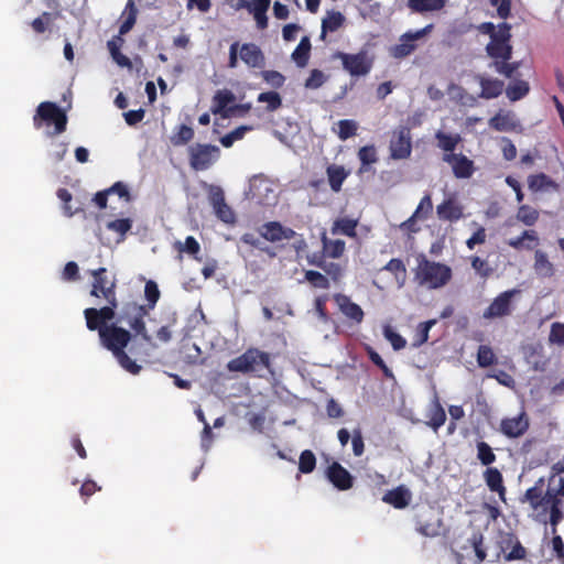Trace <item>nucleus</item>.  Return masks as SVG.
I'll return each mask as SVG.
<instances>
[{
	"label": "nucleus",
	"instance_id": "nucleus-1",
	"mask_svg": "<svg viewBox=\"0 0 564 564\" xmlns=\"http://www.w3.org/2000/svg\"><path fill=\"white\" fill-rule=\"evenodd\" d=\"M90 275L93 276L90 295L104 299L107 305L100 308L84 310L86 327L90 332H98L100 345L112 354L121 368L132 375H138L141 371V366L129 357L126 348L134 337H141L148 344L152 343V337L145 326L148 310L137 302H127L117 311L115 278L108 276L106 268L91 270Z\"/></svg>",
	"mask_w": 564,
	"mask_h": 564
},
{
	"label": "nucleus",
	"instance_id": "nucleus-2",
	"mask_svg": "<svg viewBox=\"0 0 564 564\" xmlns=\"http://www.w3.org/2000/svg\"><path fill=\"white\" fill-rule=\"evenodd\" d=\"M452 275V269L444 263L430 261L424 256L417 259L415 279L421 285L440 289L451 281Z\"/></svg>",
	"mask_w": 564,
	"mask_h": 564
},
{
	"label": "nucleus",
	"instance_id": "nucleus-3",
	"mask_svg": "<svg viewBox=\"0 0 564 564\" xmlns=\"http://www.w3.org/2000/svg\"><path fill=\"white\" fill-rule=\"evenodd\" d=\"M67 121L66 112L52 101L41 102L33 116V126L35 129H41L44 124H54L53 132L47 133L51 137L65 132Z\"/></svg>",
	"mask_w": 564,
	"mask_h": 564
},
{
	"label": "nucleus",
	"instance_id": "nucleus-4",
	"mask_svg": "<svg viewBox=\"0 0 564 564\" xmlns=\"http://www.w3.org/2000/svg\"><path fill=\"white\" fill-rule=\"evenodd\" d=\"M270 354L253 347L248 348L243 354L227 364L229 371L241 373L257 372L261 369H270Z\"/></svg>",
	"mask_w": 564,
	"mask_h": 564
},
{
	"label": "nucleus",
	"instance_id": "nucleus-5",
	"mask_svg": "<svg viewBox=\"0 0 564 564\" xmlns=\"http://www.w3.org/2000/svg\"><path fill=\"white\" fill-rule=\"evenodd\" d=\"M511 25L507 22L498 24L495 34L486 45V53L492 59H511L513 47L511 45Z\"/></svg>",
	"mask_w": 564,
	"mask_h": 564
},
{
	"label": "nucleus",
	"instance_id": "nucleus-6",
	"mask_svg": "<svg viewBox=\"0 0 564 564\" xmlns=\"http://www.w3.org/2000/svg\"><path fill=\"white\" fill-rule=\"evenodd\" d=\"M334 57L341 61L343 68L352 77L368 75L373 66V57L365 50L355 54L336 52Z\"/></svg>",
	"mask_w": 564,
	"mask_h": 564
},
{
	"label": "nucleus",
	"instance_id": "nucleus-7",
	"mask_svg": "<svg viewBox=\"0 0 564 564\" xmlns=\"http://www.w3.org/2000/svg\"><path fill=\"white\" fill-rule=\"evenodd\" d=\"M520 293L518 289H511L497 295L489 306L484 311L485 319H496L510 316L514 310L512 299Z\"/></svg>",
	"mask_w": 564,
	"mask_h": 564
},
{
	"label": "nucleus",
	"instance_id": "nucleus-8",
	"mask_svg": "<svg viewBox=\"0 0 564 564\" xmlns=\"http://www.w3.org/2000/svg\"><path fill=\"white\" fill-rule=\"evenodd\" d=\"M219 152L216 145L197 143L189 148V165L194 171H205L219 158Z\"/></svg>",
	"mask_w": 564,
	"mask_h": 564
},
{
	"label": "nucleus",
	"instance_id": "nucleus-9",
	"mask_svg": "<svg viewBox=\"0 0 564 564\" xmlns=\"http://www.w3.org/2000/svg\"><path fill=\"white\" fill-rule=\"evenodd\" d=\"M433 24H429L417 31H409L402 34L399 39V43L390 48L391 56L394 58H404L411 55L417 47L415 42L427 35L433 30Z\"/></svg>",
	"mask_w": 564,
	"mask_h": 564
},
{
	"label": "nucleus",
	"instance_id": "nucleus-10",
	"mask_svg": "<svg viewBox=\"0 0 564 564\" xmlns=\"http://www.w3.org/2000/svg\"><path fill=\"white\" fill-rule=\"evenodd\" d=\"M389 150L392 160H405L411 156L412 137L409 127L401 126L393 131Z\"/></svg>",
	"mask_w": 564,
	"mask_h": 564
},
{
	"label": "nucleus",
	"instance_id": "nucleus-11",
	"mask_svg": "<svg viewBox=\"0 0 564 564\" xmlns=\"http://www.w3.org/2000/svg\"><path fill=\"white\" fill-rule=\"evenodd\" d=\"M442 160L452 166L456 178H469L476 170L474 161L463 153H444Z\"/></svg>",
	"mask_w": 564,
	"mask_h": 564
},
{
	"label": "nucleus",
	"instance_id": "nucleus-12",
	"mask_svg": "<svg viewBox=\"0 0 564 564\" xmlns=\"http://www.w3.org/2000/svg\"><path fill=\"white\" fill-rule=\"evenodd\" d=\"M260 236L270 242L291 240L299 235L290 227H284L279 221H268L259 229Z\"/></svg>",
	"mask_w": 564,
	"mask_h": 564
},
{
	"label": "nucleus",
	"instance_id": "nucleus-13",
	"mask_svg": "<svg viewBox=\"0 0 564 564\" xmlns=\"http://www.w3.org/2000/svg\"><path fill=\"white\" fill-rule=\"evenodd\" d=\"M209 203L214 208L216 216L226 224L235 221V213L227 205L224 191L218 186H213L209 193Z\"/></svg>",
	"mask_w": 564,
	"mask_h": 564
},
{
	"label": "nucleus",
	"instance_id": "nucleus-14",
	"mask_svg": "<svg viewBox=\"0 0 564 564\" xmlns=\"http://www.w3.org/2000/svg\"><path fill=\"white\" fill-rule=\"evenodd\" d=\"M543 511L549 512V523L553 534L557 531L558 523L564 519V499L544 494Z\"/></svg>",
	"mask_w": 564,
	"mask_h": 564
},
{
	"label": "nucleus",
	"instance_id": "nucleus-15",
	"mask_svg": "<svg viewBox=\"0 0 564 564\" xmlns=\"http://www.w3.org/2000/svg\"><path fill=\"white\" fill-rule=\"evenodd\" d=\"M436 214L442 221L456 223L464 217V206L452 195L437 205Z\"/></svg>",
	"mask_w": 564,
	"mask_h": 564
},
{
	"label": "nucleus",
	"instance_id": "nucleus-16",
	"mask_svg": "<svg viewBox=\"0 0 564 564\" xmlns=\"http://www.w3.org/2000/svg\"><path fill=\"white\" fill-rule=\"evenodd\" d=\"M329 482L338 490H348L354 486L352 475L338 462H333L326 470Z\"/></svg>",
	"mask_w": 564,
	"mask_h": 564
},
{
	"label": "nucleus",
	"instance_id": "nucleus-17",
	"mask_svg": "<svg viewBox=\"0 0 564 564\" xmlns=\"http://www.w3.org/2000/svg\"><path fill=\"white\" fill-rule=\"evenodd\" d=\"M529 425L525 413H521L518 416L501 420L500 432L509 438H517L529 430Z\"/></svg>",
	"mask_w": 564,
	"mask_h": 564
},
{
	"label": "nucleus",
	"instance_id": "nucleus-18",
	"mask_svg": "<svg viewBox=\"0 0 564 564\" xmlns=\"http://www.w3.org/2000/svg\"><path fill=\"white\" fill-rule=\"evenodd\" d=\"M137 17H138V9H137L133 0H128L126 8L122 12L123 21L120 24L119 34L116 35L109 42H113L119 48H121V46L124 43V40L122 36L132 30V28L134 26V24L137 22Z\"/></svg>",
	"mask_w": 564,
	"mask_h": 564
},
{
	"label": "nucleus",
	"instance_id": "nucleus-19",
	"mask_svg": "<svg viewBox=\"0 0 564 564\" xmlns=\"http://www.w3.org/2000/svg\"><path fill=\"white\" fill-rule=\"evenodd\" d=\"M239 57L250 68H262L265 65V56L254 43L239 45Z\"/></svg>",
	"mask_w": 564,
	"mask_h": 564
},
{
	"label": "nucleus",
	"instance_id": "nucleus-20",
	"mask_svg": "<svg viewBox=\"0 0 564 564\" xmlns=\"http://www.w3.org/2000/svg\"><path fill=\"white\" fill-rule=\"evenodd\" d=\"M251 199L258 203H264L269 200L270 194H273L271 182L264 175H254L249 181V191Z\"/></svg>",
	"mask_w": 564,
	"mask_h": 564
},
{
	"label": "nucleus",
	"instance_id": "nucleus-21",
	"mask_svg": "<svg viewBox=\"0 0 564 564\" xmlns=\"http://www.w3.org/2000/svg\"><path fill=\"white\" fill-rule=\"evenodd\" d=\"M334 301L338 305L339 311L350 321L360 324L364 321L365 313L362 308L354 303L351 299L341 293L334 295Z\"/></svg>",
	"mask_w": 564,
	"mask_h": 564
},
{
	"label": "nucleus",
	"instance_id": "nucleus-22",
	"mask_svg": "<svg viewBox=\"0 0 564 564\" xmlns=\"http://www.w3.org/2000/svg\"><path fill=\"white\" fill-rule=\"evenodd\" d=\"M236 100L235 94L229 89L217 90L213 97L210 111L221 118H230V104Z\"/></svg>",
	"mask_w": 564,
	"mask_h": 564
},
{
	"label": "nucleus",
	"instance_id": "nucleus-23",
	"mask_svg": "<svg viewBox=\"0 0 564 564\" xmlns=\"http://www.w3.org/2000/svg\"><path fill=\"white\" fill-rule=\"evenodd\" d=\"M411 499V491L403 485H400L394 489L388 490L382 497L383 502L393 506L395 509L406 508L410 505Z\"/></svg>",
	"mask_w": 564,
	"mask_h": 564
},
{
	"label": "nucleus",
	"instance_id": "nucleus-24",
	"mask_svg": "<svg viewBox=\"0 0 564 564\" xmlns=\"http://www.w3.org/2000/svg\"><path fill=\"white\" fill-rule=\"evenodd\" d=\"M488 123L491 129L499 132L517 131L520 128V122L509 111H499L489 119Z\"/></svg>",
	"mask_w": 564,
	"mask_h": 564
},
{
	"label": "nucleus",
	"instance_id": "nucleus-25",
	"mask_svg": "<svg viewBox=\"0 0 564 564\" xmlns=\"http://www.w3.org/2000/svg\"><path fill=\"white\" fill-rule=\"evenodd\" d=\"M501 550L506 553L507 561L522 560L527 555L525 549L511 533H507L501 540Z\"/></svg>",
	"mask_w": 564,
	"mask_h": 564
},
{
	"label": "nucleus",
	"instance_id": "nucleus-26",
	"mask_svg": "<svg viewBox=\"0 0 564 564\" xmlns=\"http://www.w3.org/2000/svg\"><path fill=\"white\" fill-rule=\"evenodd\" d=\"M528 187L532 193L542 191H560L558 183L543 172L530 175L528 177Z\"/></svg>",
	"mask_w": 564,
	"mask_h": 564
},
{
	"label": "nucleus",
	"instance_id": "nucleus-27",
	"mask_svg": "<svg viewBox=\"0 0 564 564\" xmlns=\"http://www.w3.org/2000/svg\"><path fill=\"white\" fill-rule=\"evenodd\" d=\"M484 479L490 491L497 492L500 499L505 500L506 487L500 470L496 467H488L484 471Z\"/></svg>",
	"mask_w": 564,
	"mask_h": 564
},
{
	"label": "nucleus",
	"instance_id": "nucleus-28",
	"mask_svg": "<svg viewBox=\"0 0 564 564\" xmlns=\"http://www.w3.org/2000/svg\"><path fill=\"white\" fill-rule=\"evenodd\" d=\"M479 85L481 87L480 97L485 99H494L500 96L503 91L505 84L497 78L479 77Z\"/></svg>",
	"mask_w": 564,
	"mask_h": 564
},
{
	"label": "nucleus",
	"instance_id": "nucleus-29",
	"mask_svg": "<svg viewBox=\"0 0 564 564\" xmlns=\"http://www.w3.org/2000/svg\"><path fill=\"white\" fill-rule=\"evenodd\" d=\"M327 180L333 192H339L349 172L343 165L330 164L326 169Z\"/></svg>",
	"mask_w": 564,
	"mask_h": 564
},
{
	"label": "nucleus",
	"instance_id": "nucleus-30",
	"mask_svg": "<svg viewBox=\"0 0 564 564\" xmlns=\"http://www.w3.org/2000/svg\"><path fill=\"white\" fill-rule=\"evenodd\" d=\"M345 23V17L339 11H328L322 21L321 39L324 40L328 32H336Z\"/></svg>",
	"mask_w": 564,
	"mask_h": 564
},
{
	"label": "nucleus",
	"instance_id": "nucleus-31",
	"mask_svg": "<svg viewBox=\"0 0 564 564\" xmlns=\"http://www.w3.org/2000/svg\"><path fill=\"white\" fill-rule=\"evenodd\" d=\"M311 41L308 36H303L293 51L291 57L297 67L304 68L310 61L311 56Z\"/></svg>",
	"mask_w": 564,
	"mask_h": 564
},
{
	"label": "nucleus",
	"instance_id": "nucleus-32",
	"mask_svg": "<svg viewBox=\"0 0 564 564\" xmlns=\"http://www.w3.org/2000/svg\"><path fill=\"white\" fill-rule=\"evenodd\" d=\"M533 269L539 276L551 278L554 274V267L547 254L542 250H535Z\"/></svg>",
	"mask_w": 564,
	"mask_h": 564
},
{
	"label": "nucleus",
	"instance_id": "nucleus-33",
	"mask_svg": "<svg viewBox=\"0 0 564 564\" xmlns=\"http://www.w3.org/2000/svg\"><path fill=\"white\" fill-rule=\"evenodd\" d=\"M447 0H408V6L413 12L424 13L442 10Z\"/></svg>",
	"mask_w": 564,
	"mask_h": 564
},
{
	"label": "nucleus",
	"instance_id": "nucleus-34",
	"mask_svg": "<svg viewBox=\"0 0 564 564\" xmlns=\"http://www.w3.org/2000/svg\"><path fill=\"white\" fill-rule=\"evenodd\" d=\"M437 147L445 153H454L457 145L462 142V137L458 133H445L438 130L435 133Z\"/></svg>",
	"mask_w": 564,
	"mask_h": 564
},
{
	"label": "nucleus",
	"instance_id": "nucleus-35",
	"mask_svg": "<svg viewBox=\"0 0 564 564\" xmlns=\"http://www.w3.org/2000/svg\"><path fill=\"white\" fill-rule=\"evenodd\" d=\"M544 494H551L554 497L564 498V471L553 470L547 479V488Z\"/></svg>",
	"mask_w": 564,
	"mask_h": 564
},
{
	"label": "nucleus",
	"instance_id": "nucleus-36",
	"mask_svg": "<svg viewBox=\"0 0 564 564\" xmlns=\"http://www.w3.org/2000/svg\"><path fill=\"white\" fill-rule=\"evenodd\" d=\"M544 479L540 478L533 487H530L524 492V500L528 501L533 509L540 508L544 502L543 492Z\"/></svg>",
	"mask_w": 564,
	"mask_h": 564
},
{
	"label": "nucleus",
	"instance_id": "nucleus-37",
	"mask_svg": "<svg viewBox=\"0 0 564 564\" xmlns=\"http://www.w3.org/2000/svg\"><path fill=\"white\" fill-rule=\"evenodd\" d=\"M357 220L350 218H339L334 221L332 226V234H341L348 236L350 238H355L357 236Z\"/></svg>",
	"mask_w": 564,
	"mask_h": 564
},
{
	"label": "nucleus",
	"instance_id": "nucleus-38",
	"mask_svg": "<svg viewBox=\"0 0 564 564\" xmlns=\"http://www.w3.org/2000/svg\"><path fill=\"white\" fill-rule=\"evenodd\" d=\"M530 91L529 83L522 79L514 80L506 88V95L511 101L524 98Z\"/></svg>",
	"mask_w": 564,
	"mask_h": 564
},
{
	"label": "nucleus",
	"instance_id": "nucleus-39",
	"mask_svg": "<svg viewBox=\"0 0 564 564\" xmlns=\"http://www.w3.org/2000/svg\"><path fill=\"white\" fill-rule=\"evenodd\" d=\"M323 250L325 254L329 258L337 259L340 258L346 248V243L340 239H328L325 235L322 237Z\"/></svg>",
	"mask_w": 564,
	"mask_h": 564
},
{
	"label": "nucleus",
	"instance_id": "nucleus-40",
	"mask_svg": "<svg viewBox=\"0 0 564 564\" xmlns=\"http://www.w3.org/2000/svg\"><path fill=\"white\" fill-rule=\"evenodd\" d=\"M442 528V521L440 519H435L433 521L431 520H424L422 517L419 519L416 523V531L429 538H435L440 535Z\"/></svg>",
	"mask_w": 564,
	"mask_h": 564
},
{
	"label": "nucleus",
	"instance_id": "nucleus-41",
	"mask_svg": "<svg viewBox=\"0 0 564 564\" xmlns=\"http://www.w3.org/2000/svg\"><path fill=\"white\" fill-rule=\"evenodd\" d=\"M524 240L532 241L534 242V245H538L539 238L536 231L524 230L521 236L509 239L507 243L508 246L517 250H520L522 248H525L527 250H532L534 246H531L530 243L525 245Z\"/></svg>",
	"mask_w": 564,
	"mask_h": 564
},
{
	"label": "nucleus",
	"instance_id": "nucleus-42",
	"mask_svg": "<svg viewBox=\"0 0 564 564\" xmlns=\"http://www.w3.org/2000/svg\"><path fill=\"white\" fill-rule=\"evenodd\" d=\"M498 74L507 78H512L520 67V62H510V59H496L490 64Z\"/></svg>",
	"mask_w": 564,
	"mask_h": 564
},
{
	"label": "nucleus",
	"instance_id": "nucleus-43",
	"mask_svg": "<svg viewBox=\"0 0 564 564\" xmlns=\"http://www.w3.org/2000/svg\"><path fill=\"white\" fill-rule=\"evenodd\" d=\"M257 101L267 104L265 110L268 112H273L282 106V98L280 94L273 90L259 94Z\"/></svg>",
	"mask_w": 564,
	"mask_h": 564
},
{
	"label": "nucleus",
	"instance_id": "nucleus-44",
	"mask_svg": "<svg viewBox=\"0 0 564 564\" xmlns=\"http://www.w3.org/2000/svg\"><path fill=\"white\" fill-rule=\"evenodd\" d=\"M194 138V130L192 127L181 124L176 131L171 135V143L175 147L187 144Z\"/></svg>",
	"mask_w": 564,
	"mask_h": 564
},
{
	"label": "nucleus",
	"instance_id": "nucleus-45",
	"mask_svg": "<svg viewBox=\"0 0 564 564\" xmlns=\"http://www.w3.org/2000/svg\"><path fill=\"white\" fill-rule=\"evenodd\" d=\"M358 158L361 162L359 172L362 173L368 170L367 167L370 164H373L378 161L376 148L373 145L361 147L358 151Z\"/></svg>",
	"mask_w": 564,
	"mask_h": 564
},
{
	"label": "nucleus",
	"instance_id": "nucleus-46",
	"mask_svg": "<svg viewBox=\"0 0 564 564\" xmlns=\"http://www.w3.org/2000/svg\"><path fill=\"white\" fill-rule=\"evenodd\" d=\"M477 362L481 368H487L497 362L492 348L488 345H480L477 351Z\"/></svg>",
	"mask_w": 564,
	"mask_h": 564
},
{
	"label": "nucleus",
	"instance_id": "nucleus-47",
	"mask_svg": "<svg viewBox=\"0 0 564 564\" xmlns=\"http://www.w3.org/2000/svg\"><path fill=\"white\" fill-rule=\"evenodd\" d=\"M477 458L485 466H490L496 462V454L494 453L490 445L484 441L477 442Z\"/></svg>",
	"mask_w": 564,
	"mask_h": 564
},
{
	"label": "nucleus",
	"instance_id": "nucleus-48",
	"mask_svg": "<svg viewBox=\"0 0 564 564\" xmlns=\"http://www.w3.org/2000/svg\"><path fill=\"white\" fill-rule=\"evenodd\" d=\"M429 419H430L429 425L434 431H437L442 425H444V423L446 421V413H445V410L443 409V406L438 402H435V404L431 409Z\"/></svg>",
	"mask_w": 564,
	"mask_h": 564
},
{
	"label": "nucleus",
	"instance_id": "nucleus-49",
	"mask_svg": "<svg viewBox=\"0 0 564 564\" xmlns=\"http://www.w3.org/2000/svg\"><path fill=\"white\" fill-rule=\"evenodd\" d=\"M517 218L527 226H533L539 219V212L529 205H521L518 209Z\"/></svg>",
	"mask_w": 564,
	"mask_h": 564
},
{
	"label": "nucleus",
	"instance_id": "nucleus-50",
	"mask_svg": "<svg viewBox=\"0 0 564 564\" xmlns=\"http://www.w3.org/2000/svg\"><path fill=\"white\" fill-rule=\"evenodd\" d=\"M316 467V457L311 449L301 453L299 459V470L303 474H311Z\"/></svg>",
	"mask_w": 564,
	"mask_h": 564
},
{
	"label": "nucleus",
	"instance_id": "nucleus-51",
	"mask_svg": "<svg viewBox=\"0 0 564 564\" xmlns=\"http://www.w3.org/2000/svg\"><path fill=\"white\" fill-rule=\"evenodd\" d=\"M144 296L148 301V305H143L148 312L150 310H153L154 306L156 305L159 299H160V290L158 288V284L152 281V280H149L147 283H145V286H144Z\"/></svg>",
	"mask_w": 564,
	"mask_h": 564
},
{
	"label": "nucleus",
	"instance_id": "nucleus-52",
	"mask_svg": "<svg viewBox=\"0 0 564 564\" xmlns=\"http://www.w3.org/2000/svg\"><path fill=\"white\" fill-rule=\"evenodd\" d=\"M249 130H251V127L240 126L230 131L229 133L225 134L224 137H221L220 143L225 148H230L235 141L241 140L245 137L246 132Z\"/></svg>",
	"mask_w": 564,
	"mask_h": 564
},
{
	"label": "nucleus",
	"instance_id": "nucleus-53",
	"mask_svg": "<svg viewBox=\"0 0 564 564\" xmlns=\"http://www.w3.org/2000/svg\"><path fill=\"white\" fill-rule=\"evenodd\" d=\"M53 21L54 17L52 13L43 12L40 17H37L31 22V26L35 33L42 34L48 30Z\"/></svg>",
	"mask_w": 564,
	"mask_h": 564
},
{
	"label": "nucleus",
	"instance_id": "nucleus-54",
	"mask_svg": "<svg viewBox=\"0 0 564 564\" xmlns=\"http://www.w3.org/2000/svg\"><path fill=\"white\" fill-rule=\"evenodd\" d=\"M357 123L354 120L343 119L338 121V138L347 140L356 134Z\"/></svg>",
	"mask_w": 564,
	"mask_h": 564
},
{
	"label": "nucleus",
	"instance_id": "nucleus-55",
	"mask_svg": "<svg viewBox=\"0 0 564 564\" xmlns=\"http://www.w3.org/2000/svg\"><path fill=\"white\" fill-rule=\"evenodd\" d=\"M435 319H430L417 325L416 338L413 341L414 347H419L427 341L430 329L435 325Z\"/></svg>",
	"mask_w": 564,
	"mask_h": 564
},
{
	"label": "nucleus",
	"instance_id": "nucleus-56",
	"mask_svg": "<svg viewBox=\"0 0 564 564\" xmlns=\"http://www.w3.org/2000/svg\"><path fill=\"white\" fill-rule=\"evenodd\" d=\"M305 279L314 288H317V289L327 290L330 286L328 279L325 275H323L321 272H318V271H314V270L306 271L305 272Z\"/></svg>",
	"mask_w": 564,
	"mask_h": 564
},
{
	"label": "nucleus",
	"instance_id": "nucleus-57",
	"mask_svg": "<svg viewBox=\"0 0 564 564\" xmlns=\"http://www.w3.org/2000/svg\"><path fill=\"white\" fill-rule=\"evenodd\" d=\"M107 47L109 50V53L112 57V59L121 67H127V68H131L132 67V63L130 61V58L126 55H123L120 51V48L113 43V42H108L107 43Z\"/></svg>",
	"mask_w": 564,
	"mask_h": 564
},
{
	"label": "nucleus",
	"instance_id": "nucleus-58",
	"mask_svg": "<svg viewBox=\"0 0 564 564\" xmlns=\"http://www.w3.org/2000/svg\"><path fill=\"white\" fill-rule=\"evenodd\" d=\"M261 77L273 88H281L285 83V76L278 70H262Z\"/></svg>",
	"mask_w": 564,
	"mask_h": 564
},
{
	"label": "nucleus",
	"instance_id": "nucleus-59",
	"mask_svg": "<svg viewBox=\"0 0 564 564\" xmlns=\"http://www.w3.org/2000/svg\"><path fill=\"white\" fill-rule=\"evenodd\" d=\"M484 536L481 533H474L468 540L469 547L475 552L477 562L480 563L486 558V552L482 547Z\"/></svg>",
	"mask_w": 564,
	"mask_h": 564
},
{
	"label": "nucleus",
	"instance_id": "nucleus-60",
	"mask_svg": "<svg viewBox=\"0 0 564 564\" xmlns=\"http://www.w3.org/2000/svg\"><path fill=\"white\" fill-rule=\"evenodd\" d=\"M367 355L369 359L383 372L386 378H393L392 370L386 365L381 356L371 347L367 348Z\"/></svg>",
	"mask_w": 564,
	"mask_h": 564
},
{
	"label": "nucleus",
	"instance_id": "nucleus-61",
	"mask_svg": "<svg viewBox=\"0 0 564 564\" xmlns=\"http://www.w3.org/2000/svg\"><path fill=\"white\" fill-rule=\"evenodd\" d=\"M175 247L180 252H186L192 256H196L200 250L198 241L193 236L186 237L184 243L177 241Z\"/></svg>",
	"mask_w": 564,
	"mask_h": 564
},
{
	"label": "nucleus",
	"instance_id": "nucleus-62",
	"mask_svg": "<svg viewBox=\"0 0 564 564\" xmlns=\"http://www.w3.org/2000/svg\"><path fill=\"white\" fill-rule=\"evenodd\" d=\"M433 210V203H432V198H431V195L430 194H425L419 206L416 207L415 212H414V216H417V218L420 219H426L429 217V215L432 213Z\"/></svg>",
	"mask_w": 564,
	"mask_h": 564
},
{
	"label": "nucleus",
	"instance_id": "nucleus-63",
	"mask_svg": "<svg viewBox=\"0 0 564 564\" xmlns=\"http://www.w3.org/2000/svg\"><path fill=\"white\" fill-rule=\"evenodd\" d=\"M326 82L325 74L319 69L311 70L310 76L306 78L304 86L308 89H317Z\"/></svg>",
	"mask_w": 564,
	"mask_h": 564
},
{
	"label": "nucleus",
	"instance_id": "nucleus-64",
	"mask_svg": "<svg viewBox=\"0 0 564 564\" xmlns=\"http://www.w3.org/2000/svg\"><path fill=\"white\" fill-rule=\"evenodd\" d=\"M384 337L390 341L394 350H401L406 346V340L391 327L387 326L383 330Z\"/></svg>",
	"mask_w": 564,
	"mask_h": 564
}]
</instances>
